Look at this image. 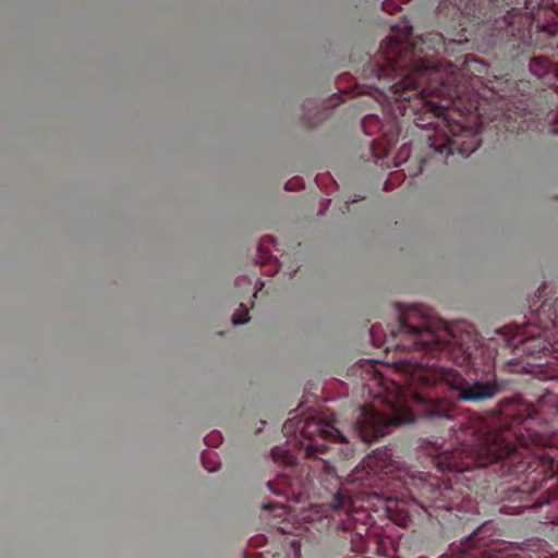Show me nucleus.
Segmentation results:
<instances>
[{"label":"nucleus","mask_w":558,"mask_h":558,"mask_svg":"<svg viewBox=\"0 0 558 558\" xmlns=\"http://www.w3.org/2000/svg\"><path fill=\"white\" fill-rule=\"evenodd\" d=\"M351 537V550L356 554H364L367 550V542L365 537L368 535V527L360 526L357 531H350Z\"/></svg>","instance_id":"nucleus-20"},{"label":"nucleus","mask_w":558,"mask_h":558,"mask_svg":"<svg viewBox=\"0 0 558 558\" xmlns=\"http://www.w3.org/2000/svg\"><path fill=\"white\" fill-rule=\"evenodd\" d=\"M263 286H264V282L258 281V283H257V287H259L258 290L262 289Z\"/></svg>","instance_id":"nucleus-39"},{"label":"nucleus","mask_w":558,"mask_h":558,"mask_svg":"<svg viewBox=\"0 0 558 558\" xmlns=\"http://www.w3.org/2000/svg\"><path fill=\"white\" fill-rule=\"evenodd\" d=\"M493 533L492 521H485L460 543L450 545L449 550L439 558H520L517 555L490 554L480 544Z\"/></svg>","instance_id":"nucleus-9"},{"label":"nucleus","mask_w":558,"mask_h":558,"mask_svg":"<svg viewBox=\"0 0 558 558\" xmlns=\"http://www.w3.org/2000/svg\"><path fill=\"white\" fill-rule=\"evenodd\" d=\"M260 423L262 424H259V427H263V425L265 424V421H262Z\"/></svg>","instance_id":"nucleus-41"},{"label":"nucleus","mask_w":558,"mask_h":558,"mask_svg":"<svg viewBox=\"0 0 558 558\" xmlns=\"http://www.w3.org/2000/svg\"><path fill=\"white\" fill-rule=\"evenodd\" d=\"M375 330H376V327H375V326L371 328V336H372V337H374Z\"/></svg>","instance_id":"nucleus-37"},{"label":"nucleus","mask_w":558,"mask_h":558,"mask_svg":"<svg viewBox=\"0 0 558 558\" xmlns=\"http://www.w3.org/2000/svg\"><path fill=\"white\" fill-rule=\"evenodd\" d=\"M544 292V287H539L535 295L530 301V314L525 317L526 320L519 325L505 326L496 330L497 333L504 337L506 345L513 349L522 348L524 352L531 356L541 357L547 352L558 353V332L554 326L543 328L541 324L534 319L536 310L539 307L537 302Z\"/></svg>","instance_id":"nucleus-6"},{"label":"nucleus","mask_w":558,"mask_h":558,"mask_svg":"<svg viewBox=\"0 0 558 558\" xmlns=\"http://www.w3.org/2000/svg\"><path fill=\"white\" fill-rule=\"evenodd\" d=\"M529 70L538 78H544L548 84L558 82V64H553L547 58L537 56L530 59Z\"/></svg>","instance_id":"nucleus-16"},{"label":"nucleus","mask_w":558,"mask_h":558,"mask_svg":"<svg viewBox=\"0 0 558 558\" xmlns=\"http://www.w3.org/2000/svg\"><path fill=\"white\" fill-rule=\"evenodd\" d=\"M250 320L248 310L244 304H241L239 308L232 315V324L234 326L244 325Z\"/></svg>","instance_id":"nucleus-22"},{"label":"nucleus","mask_w":558,"mask_h":558,"mask_svg":"<svg viewBox=\"0 0 558 558\" xmlns=\"http://www.w3.org/2000/svg\"><path fill=\"white\" fill-rule=\"evenodd\" d=\"M517 404V400L515 399H512V398H505L502 400H500L497 404L498 407V410L499 412H505L506 409L512 407V405H515Z\"/></svg>","instance_id":"nucleus-28"},{"label":"nucleus","mask_w":558,"mask_h":558,"mask_svg":"<svg viewBox=\"0 0 558 558\" xmlns=\"http://www.w3.org/2000/svg\"><path fill=\"white\" fill-rule=\"evenodd\" d=\"M202 464L210 473L220 469V460L216 452L204 450L202 453Z\"/></svg>","instance_id":"nucleus-21"},{"label":"nucleus","mask_w":558,"mask_h":558,"mask_svg":"<svg viewBox=\"0 0 558 558\" xmlns=\"http://www.w3.org/2000/svg\"><path fill=\"white\" fill-rule=\"evenodd\" d=\"M534 319H536L543 328L554 326L558 332V298L543 301L536 310ZM556 341L558 343V338ZM536 374L544 380H558V359L545 365H538Z\"/></svg>","instance_id":"nucleus-13"},{"label":"nucleus","mask_w":558,"mask_h":558,"mask_svg":"<svg viewBox=\"0 0 558 558\" xmlns=\"http://www.w3.org/2000/svg\"><path fill=\"white\" fill-rule=\"evenodd\" d=\"M295 427L300 430V445L306 457L318 458L319 454L329 450L330 444L348 442L347 437L339 429L316 417L300 420Z\"/></svg>","instance_id":"nucleus-7"},{"label":"nucleus","mask_w":558,"mask_h":558,"mask_svg":"<svg viewBox=\"0 0 558 558\" xmlns=\"http://www.w3.org/2000/svg\"><path fill=\"white\" fill-rule=\"evenodd\" d=\"M448 5L456 8L463 15H475L480 11L482 0H446ZM510 9L508 13H517L523 10H535L548 7L553 0H502Z\"/></svg>","instance_id":"nucleus-14"},{"label":"nucleus","mask_w":558,"mask_h":558,"mask_svg":"<svg viewBox=\"0 0 558 558\" xmlns=\"http://www.w3.org/2000/svg\"><path fill=\"white\" fill-rule=\"evenodd\" d=\"M343 95L335 94L330 98L318 102L314 99H305L302 102V121L307 126H317L328 118V110L343 102Z\"/></svg>","instance_id":"nucleus-15"},{"label":"nucleus","mask_w":558,"mask_h":558,"mask_svg":"<svg viewBox=\"0 0 558 558\" xmlns=\"http://www.w3.org/2000/svg\"><path fill=\"white\" fill-rule=\"evenodd\" d=\"M412 379L423 387L444 383L449 387L457 401L466 403H482L492 400L506 389V383L495 374L466 379L458 371L446 366L422 368L418 377Z\"/></svg>","instance_id":"nucleus-5"},{"label":"nucleus","mask_w":558,"mask_h":558,"mask_svg":"<svg viewBox=\"0 0 558 558\" xmlns=\"http://www.w3.org/2000/svg\"><path fill=\"white\" fill-rule=\"evenodd\" d=\"M356 501L345 488L340 489L333 495L330 508L345 513V518L339 523V529L343 531H357L360 526L369 529L374 524L375 521L368 508L357 506Z\"/></svg>","instance_id":"nucleus-11"},{"label":"nucleus","mask_w":558,"mask_h":558,"mask_svg":"<svg viewBox=\"0 0 558 558\" xmlns=\"http://www.w3.org/2000/svg\"><path fill=\"white\" fill-rule=\"evenodd\" d=\"M372 499L378 500L387 518L401 527L410 526L416 518L425 514L422 501L414 498L372 494L367 497V501L369 502Z\"/></svg>","instance_id":"nucleus-10"},{"label":"nucleus","mask_w":558,"mask_h":558,"mask_svg":"<svg viewBox=\"0 0 558 558\" xmlns=\"http://www.w3.org/2000/svg\"><path fill=\"white\" fill-rule=\"evenodd\" d=\"M551 133L558 134V109L550 113Z\"/></svg>","instance_id":"nucleus-30"},{"label":"nucleus","mask_w":558,"mask_h":558,"mask_svg":"<svg viewBox=\"0 0 558 558\" xmlns=\"http://www.w3.org/2000/svg\"><path fill=\"white\" fill-rule=\"evenodd\" d=\"M293 427V425L291 423H286L283 428L289 432L291 428Z\"/></svg>","instance_id":"nucleus-36"},{"label":"nucleus","mask_w":558,"mask_h":558,"mask_svg":"<svg viewBox=\"0 0 558 558\" xmlns=\"http://www.w3.org/2000/svg\"><path fill=\"white\" fill-rule=\"evenodd\" d=\"M222 435L217 430H213L204 437V442L208 447H219L222 444Z\"/></svg>","instance_id":"nucleus-25"},{"label":"nucleus","mask_w":558,"mask_h":558,"mask_svg":"<svg viewBox=\"0 0 558 558\" xmlns=\"http://www.w3.org/2000/svg\"><path fill=\"white\" fill-rule=\"evenodd\" d=\"M263 286H264V282L258 281V283H257V287H259L258 290L262 289Z\"/></svg>","instance_id":"nucleus-38"},{"label":"nucleus","mask_w":558,"mask_h":558,"mask_svg":"<svg viewBox=\"0 0 558 558\" xmlns=\"http://www.w3.org/2000/svg\"><path fill=\"white\" fill-rule=\"evenodd\" d=\"M320 472H322V477H323L322 480L324 482H328L331 478H336L337 477V473H336L335 466L330 462H328V461L322 460V462H320Z\"/></svg>","instance_id":"nucleus-24"},{"label":"nucleus","mask_w":558,"mask_h":558,"mask_svg":"<svg viewBox=\"0 0 558 558\" xmlns=\"http://www.w3.org/2000/svg\"><path fill=\"white\" fill-rule=\"evenodd\" d=\"M278 506H279V505H278V504H276V502H268V504H265V505L263 506V509H265V510H269V511H270V510H274L275 508H277Z\"/></svg>","instance_id":"nucleus-33"},{"label":"nucleus","mask_w":558,"mask_h":558,"mask_svg":"<svg viewBox=\"0 0 558 558\" xmlns=\"http://www.w3.org/2000/svg\"><path fill=\"white\" fill-rule=\"evenodd\" d=\"M367 466L374 471L381 470L392 476L395 487H404L411 492L416 488L427 517L438 511H472L475 502L462 486L438 481H427L424 473L412 470L404 462L393 459L388 448L376 449L367 458Z\"/></svg>","instance_id":"nucleus-4"},{"label":"nucleus","mask_w":558,"mask_h":558,"mask_svg":"<svg viewBox=\"0 0 558 558\" xmlns=\"http://www.w3.org/2000/svg\"><path fill=\"white\" fill-rule=\"evenodd\" d=\"M464 64L468 69L472 70L473 72H476L478 74L485 73L486 71V63L480 61L478 59L474 57H466Z\"/></svg>","instance_id":"nucleus-23"},{"label":"nucleus","mask_w":558,"mask_h":558,"mask_svg":"<svg viewBox=\"0 0 558 558\" xmlns=\"http://www.w3.org/2000/svg\"><path fill=\"white\" fill-rule=\"evenodd\" d=\"M275 244H276V239L271 235H267V236H264L263 239H260V241L257 245L256 255L254 257V263L256 265L270 264V262L275 258L271 255V246H274Z\"/></svg>","instance_id":"nucleus-19"},{"label":"nucleus","mask_w":558,"mask_h":558,"mask_svg":"<svg viewBox=\"0 0 558 558\" xmlns=\"http://www.w3.org/2000/svg\"><path fill=\"white\" fill-rule=\"evenodd\" d=\"M469 44V39L463 34L459 35V38H450L448 39V43L446 44V49H454L456 47L463 48Z\"/></svg>","instance_id":"nucleus-26"},{"label":"nucleus","mask_w":558,"mask_h":558,"mask_svg":"<svg viewBox=\"0 0 558 558\" xmlns=\"http://www.w3.org/2000/svg\"><path fill=\"white\" fill-rule=\"evenodd\" d=\"M422 416L426 418H453V408L445 400H433L426 404L422 411Z\"/></svg>","instance_id":"nucleus-18"},{"label":"nucleus","mask_w":558,"mask_h":558,"mask_svg":"<svg viewBox=\"0 0 558 558\" xmlns=\"http://www.w3.org/2000/svg\"><path fill=\"white\" fill-rule=\"evenodd\" d=\"M538 458L542 460V461H548V463H551V459H549L548 454L546 453H541L538 454Z\"/></svg>","instance_id":"nucleus-34"},{"label":"nucleus","mask_w":558,"mask_h":558,"mask_svg":"<svg viewBox=\"0 0 558 558\" xmlns=\"http://www.w3.org/2000/svg\"><path fill=\"white\" fill-rule=\"evenodd\" d=\"M272 459L278 464H283L289 468V474L279 476L274 482H268L267 486L269 490L277 496H286L287 499H294L299 501L301 495L300 481L292 476L296 472L295 470V457L292 451L288 448L275 447L271 450Z\"/></svg>","instance_id":"nucleus-12"},{"label":"nucleus","mask_w":558,"mask_h":558,"mask_svg":"<svg viewBox=\"0 0 558 558\" xmlns=\"http://www.w3.org/2000/svg\"><path fill=\"white\" fill-rule=\"evenodd\" d=\"M428 72L416 73V76L404 71L387 72L383 66L376 68L379 86L364 85L357 93L369 95L383 108V119L376 114H367L362 120V129L366 135H380L379 151L373 146L376 159L385 158L389 148L399 141L403 126L412 123L415 126L433 131L427 135V147L434 156L445 162L459 156L464 159L478 149L481 140L471 128L459 123H445L439 112L447 105L421 97L420 84Z\"/></svg>","instance_id":"nucleus-1"},{"label":"nucleus","mask_w":558,"mask_h":558,"mask_svg":"<svg viewBox=\"0 0 558 558\" xmlns=\"http://www.w3.org/2000/svg\"><path fill=\"white\" fill-rule=\"evenodd\" d=\"M410 422V418L397 411L388 415L372 407H363L359 411L353 429L361 440L373 442L388 434L393 426Z\"/></svg>","instance_id":"nucleus-8"},{"label":"nucleus","mask_w":558,"mask_h":558,"mask_svg":"<svg viewBox=\"0 0 558 558\" xmlns=\"http://www.w3.org/2000/svg\"><path fill=\"white\" fill-rule=\"evenodd\" d=\"M264 266H268L264 271L266 276H275L279 271L281 264L277 258H274L270 264H265Z\"/></svg>","instance_id":"nucleus-27"},{"label":"nucleus","mask_w":558,"mask_h":558,"mask_svg":"<svg viewBox=\"0 0 558 558\" xmlns=\"http://www.w3.org/2000/svg\"><path fill=\"white\" fill-rule=\"evenodd\" d=\"M260 423L262 424H259V427H263V425L265 424V421H262Z\"/></svg>","instance_id":"nucleus-40"},{"label":"nucleus","mask_w":558,"mask_h":558,"mask_svg":"<svg viewBox=\"0 0 558 558\" xmlns=\"http://www.w3.org/2000/svg\"><path fill=\"white\" fill-rule=\"evenodd\" d=\"M535 41L542 48H558V23L549 22L542 25H536Z\"/></svg>","instance_id":"nucleus-17"},{"label":"nucleus","mask_w":558,"mask_h":558,"mask_svg":"<svg viewBox=\"0 0 558 558\" xmlns=\"http://www.w3.org/2000/svg\"><path fill=\"white\" fill-rule=\"evenodd\" d=\"M409 155H410V149L407 147V145H403L400 148V151L398 153V156H397L398 161H396V166L405 161L408 159Z\"/></svg>","instance_id":"nucleus-29"},{"label":"nucleus","mask_w":558,"mask_h":558,"mask_svg":"<svg viewBox=\"0 0 558 558\" xmlns=\"http://www.w3.org/2000/svg\"><path fill=\"white\" fill-rule=\"evenodd\" d=\"M250 283H251V280L247 277H239L235 279V284L239 287L242 284H250Z\"/></svg>","instance_id":"nucleus-32"},{"label":"nucleus","mask_w":558,"mask_h":558,"mask_svg":"<svg viewBox=\"0 0 558 558\" xmlns=\"http://www.w3.org/2000/svg\"><path fill=\"white\" fill-rule=\"evenodd\" d=\"M379 56L371 65V73L376 76V68L383 66L387 72L404 71L411 75L426 71L428 74L420 84V95L427 99V94L437 95L441 98L452 100L464 93V85L461 83L462 70H457L450 63H434L426 61L413 44L400 41L393 36L384 39L379 47Z\"/></svg>","instance_id":"nucleus-3"},{"label":"nucleus","mask_w":558,"mask_h":558,"mask_svg":"<svg viewBox=\"0 0 558 558\" xmlns=\"http://www.w3.org/2000/svg\"><path fill=\"white\" fill-rule=\"evenodd\" d=\"M386 342L408 353L396 364L416 378L422 368L439 367L435 360L451 355L454 350L470 357L477 349L478 335L466 322L447 324L433 308L414 303L400 310L398 324L386 336Z\"/></svg>","instance_id":"nucleus-2"},{"label":"nucleus","mask_w":558,"mask_h":558,"mask_svg":"<svg viewBox=\"0 0 558 558\" xmlns=\"http://www.w3.org/2000/svg\"><path fill=\"white\" fill-rule=\"evenodd\" d=\"M330 203V199H326L325 203L323 204V207L324 209H322L319 213L323 214L324 210L326 209V207L328 206V204Z\"/></svg>","instance_id":"nucleus-35"},{"label":"nucleus","mask_w":558,"mask_h":558,"mask_svg":"<svg viewBox=\"0 0 558 558\" xmlns=\"http://www.w3.org/2000/svg\"><path fill=\"white\" fill-rule=\"evenodd\" d=\"M383 9L388 13H392L397 9V5L395 4L393 1L386 0L383 2Z\"/></svg>","instance_id":"nucleus-31"}]
</instances>
